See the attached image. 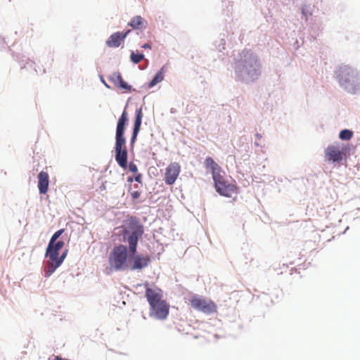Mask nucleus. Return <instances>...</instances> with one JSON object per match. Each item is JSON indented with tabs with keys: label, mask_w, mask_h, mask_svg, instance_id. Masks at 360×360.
Here are the masks:
<instances>
[{
	"label": "nucleus",
	"mask_w": 360,
	"mask_h": 360,
	"mask_svg": "<svg viewBox=\"0 0 360 360\" xmlns=\"http://www.w3.org/2000/svg\"><path fill=\"white\" fill-rule=\"evenodd\" d=\"M150 262L149 255H136L133 257L129 267L131 270H139L148 266Z\"/></svg>",
	"instance_id": "13"
},
{
	"label": "nucleus",
	"mask_w": 360,
	"mask_h": 360,
	"mask_svg": "<svg viewBox=\"0 0 360 360\" xmlns=\"http://www.w3.org/2000/svg\"><path fill=\"white\" fill-rule=\"evenodd\" d=\"M129 169L133 173H137L138 172L137 166L132 162L129 165Z\"/></svg>",
	"instance_id": "24"
},
{
	"label": "nucleus",
	"mask_w": 360,
	"mask_h": 360,
	"mask_svg": "<svg viewBox=\"0 0 360 360\" xmlns=\"http://www.w3.org/2000/svg\"><path fill=\"white\" fill-rule=\"evenodd\" d=\"M354 71L349 68L344 67L340 68L338 71V77L339 82L342 86H344L345 89H347L348 91L352 94H358L360 90L356 87H352L351 89L346 86V84L349 82V77H353Z\"/></svg>",
	"instance_id": "10"
},
{
	"label": "nucleus",
	"mask_w": 360,
	"mask_h": 360,
	"mask_svg": "<svg viewBox=\"0 0 360 360\" xmlns=\"http://www.w3.org/2000/svg\"><path fill=\"white\" fill-rule=\"evenodd\" d=\"M145 296L150 305L149 315L158 320H165L169 313V304L162 299V291L158 288H150L145 284Z\"/></svg>",
	"instance_id": "1"
},
{
	"label": "nucleus",
	"mask_w": 360,
	"mask_h": 360,
	"mask_svg": "<svg viewBox=\"0 0 360 360\" xmlns=\"http://www.w3.org/2000/svg\"><path fill=\"white\" fill-rule=\"evenodd\" d=\"M128 121L126 110L123 111L118 120L115 136V160L117 164L125 169L127 166V150L126 139L124 136V127Z\"/></svg>",
	"instance_id": "2"
},
{
	"label": "nucleus",
	"mask_w": 360,
	"mask_h": 360,
	"mask_svg": "<svg viewBox=\"0 0 360 360\" xmlns=\"http://www.w3.org/2000/svg\"><path fill=\"white\" fill-rule=\"evenodd\" d=\"M127 181L128 182H132L133 181V178L132 177H129L128 179H127Z\"/></svg>",
	"instance_id": "27"
},
{
	"label": "nucleus",
	"mask_w": 360,
	"mask_h": 360,
	"mask_svg": "<svg viewBox=\"0 0 360 360\" xmlns=\"http://www.w3.org/2000/svg\"><path fill=\"white\" fill-rule=\"evenodd\" d=\"M134 186L138 188H139V186L138 185H134Z\"/></svg>",
	"instance_id": "30"
},
{
	"label": "nucleus",
	"mask_w": 360,
	"mask_h": 360,
	"mask_svg": "<svg viewBox=\"0 0 360 360\" xmlns=\"http://www.w3.org/2000/svg\"><path fill=\"white\" fill-rule=\"evenodd\" d=\"M257 138H259V139H261V137H262V136H261V135H260V134H257Z\"/></svg>",
	"instance_id": "29"
},
{
	"label": "nucleus",
	"mask_w": 360,
	"mask_h": 360,
	"mask_svg": "<svg viewBox=\"0 0 360 360\" xmlns=\"http://www.w3.org/2000/svg\"><path fill=\"white\" fill-rule=\"evenodd\" d=\"M353 136V132L349 129L342 130L339 134V138L342 140H350Z\"/></svg>",
	"instance_id": "21"
},
{
	"label": "nucleus",
	"mask_w": 360,
	"mask_h": 360,
	"mask_svg": "<svg viewBox=\"0 0 360 360\" xmlns=\"http://www.w3.org/2000/svg\"><path fill=\"white\" fill-rule=\"evenodd\" d=\"M143 58H144L143 54L135 53L134 52H132L130 56V58H131V61L135 64L140 63L143 59Z\"/></svg>",
	"instance_id": "22"
},
{
	"label": "nucleus",
	"mask_w": 360,
	"mask_h": 360,
	"mask_svg": "<svg viewBox=\"0 0 360 360\" xmlns=\"http://www.w3.org/2000/svg\"><path fill=\"white\" fill-rule=\"evenodd\" d=\"M64 232V229H60L57 231L51 238V240L49 243L46 251V256L49 257V259L52 262H56L60 266L64 261L68 250H65L60 257H59L58 251L63 248L64 246V242L62 240L56 241L58 238L62 235Z\"/></svg>",
	"instance_id": "6"
},
{
	"label": "nucleus",
	"mask_w": 360,
	"mask_h": 360,
	"mask_svg": "<svg viewBox=\"0 0 360 360\" xmlns=\"http://www.w3.org/2000/svg\"><path fill=\"white\" fill-rule=\"evenodd\" d=\"M129 230L124 231V238L129 244V252L134 255L136 252L139 239L143 234V226L135 218H131L128 226Z\"/></svg>",
	"instance_id": "5"
},
{
	"label": "nucleus",
	"mask_w": 360,
	"mask_h": 360,
	"mask_svg": "<svg viewBox=\"0 0 360 360\" xmlns=\"http://www.w3.org/2000/svg\"><path fill=\"white\" fill-rule=\"evenodd\" d=\"M129 192L133 200H136L139 198L141 196V191H139V190Z\"/></svg>",
	"instance_id": "23"
},
{
	"label": "nucleus",
	"mask_w": 360,
	"mask_h": 360,
	"mask_svg": "<svg viewBox=\"0 0 360 360\" xmlns=\"http://www.w3.org/2000/svg\"><path fill=\"white\" fill-rule=\"evenodd\" d=\"M131 30H128L125 32H117L112 34L106 40V45L110 48H117L124 44L125 38L130 33Z\"/></svg>",
	"instance_id": "12"
},
{
	"label": "nucleus",
	"mask_w": 360,
	"mask_h": 360,
	"mask_svg": "<svg viewBox=\"0 0 360 360\" xmlns=\"http://www.w3.org/2000/svg\"><path fill=\"white\" fill-rule=\"evenodd\" d=\"M49 176L47 172L41 171L38 175V188L41 194H46L49 189Z\"/></svg>",
	"instance_id": "15"
},
{
	"label": "nucleus",
	"mask_w": 360,
	"mask_h": 360,
	"mask_svg": "<svg viewBox=\"0 0 360 360\" xmlns=\"http://www.w3.org/2000/svg\"><path fill=\"white\" fill-rule=\"evenodd\" d=\"M60 265L56 262L49 261L44 267V276L49 277Z\"/></svg>",
	"instance_id": "19"
},
{
	"label": "nucleus",
	"mask_w": 360,
	"mask_h": 360,
	"mask_svg": "<svg viewBox=\"0 0 360 360\" xmlns=\"http://www.w3.org/2000/svg\"><path fill=\"white\" fill-rule=\"evenodd\" d=\"M128 25L135 30H144L148 26V22L141 16L136 15L132 18Z\"/></svg>",
	"instance_id": "18"
},
{
	"label": "nucleus",
	"mask_w": 360,
	"mask_h": 360,
	"mask_svg": "<svg viewBox=\"0 0 360 360\" xmlns=\"http://www.w3.org/2000/svg\"><path fill=\"white\" fill-rule=\"evenodd\" d=\"M134 180L139 183V184H141L142 183V175L141 174H138L135 176L134 177Z\"/></svg>",
	"instance_id": "25"
},
{
	"label": "nucleus",
	"mask_w": 360,
	"mask_h": 360,
	"mask_svg": "<svg viewBox=\"0 0 360 360\" xmlns=\"http://www.w3.org/2000/svg\"><path fill=\"white\" fill-rule=\"evenodd\" d=\"M181 172V166L178 162H172L166 168L165 181L167 185H172L176 181Z\"/></svg>",
	"instance_id": "11"
},
{
	"label": "nucleus",
	"mask_w": 360,
	"mask_h": 360,
	"mask_svg": "<svg viewBox=\"0 0 360 360\" xmlns=\"http://www.w3.org/2000/svg\"><path fill=\"white\" fill-rule=\"evenodd\" d=\"M214 181L217 191L221 195L230 198L238 193L237 187L233 184H226L222 176L216 177Z\"/></svg>",
	"instance_id": "8"
},
{
	"label": "nucleus",
	"mask_w": 360,
	"mask_h": 360,
	"mask_svg": "<svg viewBox=\"0 0 360 360\" xmlns=\"http://www.w3.org/2000/svg\"><path fill=\"white\" fill-rule=\"evenodd\" d=\"M142 48H143V49H150L151 47H150V44H147V43H146V44H144L142 46Z\"/></svg>",
	"instance_id": "26"
},
{
	"label": "nucleus",
	"mask_w": 360,
	"mask_h": 360,
	"mask_svg": "<svg viewBox=\"0 0 360 360\" xmlns=\"http://www.w3.org/2000/svg\"><path fill=\"white\" fill-rule=\"evenodd\" d=\"M347 151L346 148H340L338 146H328L325 150V157L329 162H340L342 160Z\"/></svg>",
	"instance_id": "9"
},
{
	"label": "nucleus",
	"mask_w": 360,
	"mask_h": 360,
	"mask_svg": "<svg viewBox=\"0 0 360 360\" xmlns=\"http://www.w3.org/2000/svg\"><path fill=\"white\" fill-rule=\"evenodd\" d=\"M190 304L194 309L207 314L216 312L217 309L213 301L202 296L194 295L191 298Z\"/></svg>",
	"instance_id": "7"
},
{
	"label": "nucleus",
	"mask_w": 360,
	"mask_h": 360,
	"mask_svg": "<svg viewBox=\"0 0 360 360\" xmlns=\"http://www.w3.org/2000/svg\"><path fill=\"white\" fill-rule=\"evenodd\" d=\"M204 164L207 169H211L213 180H215L216 177L221 176V175L219 173L220 169L219 166L214 161L212 158H206Z\"/></svg>",
	"instance_id": "17"
},
{
	"label": "nucleus",
	"mask_w": 360,
	"mask_h": 360,
	"mask_svg": "<svg viewBox=\"0 0 360 360\" xmlns=\"http://www.w3.org/2000/svg\"><path fill=\"white\" fill-rule=\"evenodd\" d=\"M143 117L142 109L139 108L136 111V120L134 121L133 133L131 138V143L134 144L135 142L137 135L140 131L141 120Z\"/></svg>",
	"instance_id": "16"
},
{
	"label": "nucleus",
	"mask_w": 360,
	"mask_h": 360,
	"mask_svg": "<svg viewBox=\"0 0 360 360\" xmlns=\"http://www.w3.org/2000/svg\"><path fill=\"white\" fill-rule=\"evenodd\" d=\"M164 79V67L160 69V71L157 72L155 76L153 78L150 82L148 84V87L151 88L162 82Z\"/></svg>",
	"instance_id": "20"
},
{
	"label": "nucleus",
	"mask_w": 360,
	"mask_h": 360,
	"mask_svg": "<svg viewBox=\"0 0 360 360\" xmlns=\"http://www.w3.org/2000/svg\"><path fill=\"white\" fill-rule=\"evenodd\" d=\"M259 67L257 57L251 51L244 50L237 63L236 71L240 75L254 76Z\"/></svg>",
	"instance_id": "4"
},
{
	"label": "nucleus",
	"mask_w": 360,
	"mask_h": 360,
	"mask_svg": "<svg viewBox=\"0 0 360 360\" xmlns=\"http://www.w3.org/2000/svg\"><path fill=\"white\" fill-rule=\"evenodd\" d=\"M132 256L126 245L115 246L109 256L110 266L115 271L127 270L129 266V259Z\"/></svg>",
	"instance_id": "3"
},
{
	"label": "nucleus",
	"mask_w": 360,
	"mask_h": 360,
	"mask_svg": "<svg viewBox=\"0 0 360 360\" xmlns=\"http://www.w3.org/2000/svg\"><path fill=\"white\" fill-rule=\"evenodd\" d=\"M103 84L107 86L108 88H110V86L105 83L104 80H103Z\"/></svg>",
	"instance_id": "28"
},
{
	"label": "nucleus",
	"mask_w": 360,
	"mask_h": 360,
	"mask_svg": "<svg viewBox=\"0 0 360 360\" xmlns=\"http://www.w3.org/2000/svg\"><path fill=\"white\" fill-rule=\"evenodd\" d=\"M109 79L114 84V85L120 89L127 91L131 90V86L127 84L122 79L121 74L118 72H113L109 77Z\"/></svg>",
	"instance_id": "14"
}]
</instances>
